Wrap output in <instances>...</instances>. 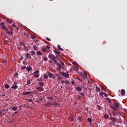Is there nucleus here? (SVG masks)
I'll list each match as a JSON object with an SVG mask.
<instances>
[{
	"instance_id": "dca6fc26",
	"label": "nucleus",
	"mask_w": 127,
	"mask_h": 127,
	"mask_svg": "<svg viewBox=\"0 0 127 127\" xmlns=\"http://www.w3.org/2000/svg\"><path fill=\"white\" fill-rule=\"evenodd\" d=\"M26 57H27V58H31V55L28 53L25 54Z\"/></svg>"
},
{
	"instance_id": "3c124183",
	"label": "nucleus",
	"mask_w": 127,
	"mask_h": 127,
	"mask_svg": "<svg viewBox=\"0 0 127 127\" xmlns=\"http://www.w3.org/2000/svg\"><path fill=\"white\" fill-rule=\"evenodd\" d=\"M83 76H84V77H86L87 76V72H84V75H83Z\"/></svg>"
},
{
	"instance_id": "b1692460",
	"label": "nucleus",
	"mask_w": 127,
	"mask_h": 127,
	"mask_svg": "<svg viewBox=\"0 0 127 127\" xmlns=\"http://www.w3.org/2000/svg\"><path fill=\"white\" fill-rule=\"evenodd\" d=\"M4 88H5L6 89H8V88H9V85H8V84H5L4 85Z\"/></svg>"
},
{
	"instance_id": "473e14b6",
	"label": "nucleus",
	"mask_w": 127,
	"mask_h": 127,
	"mask_svg": "<svg viewBox=\"0 0 127 127\" xmlns=\"http://www.w3.org/2000/svg\"><path fill=\"white\" fill-rule=\"evenodd\" d=\"M37 54L38 55H42V53H41V52H40V51H37Z\"/></svg>"
},
{
	"instance_id": "c9c22d12",
	"label": "nucleus",
	"mask_w": 127,
	"mask_h": 127,
	"mask_svg": "<svg viewBox=\"0 0 127 127\" xmlns=\"http://www.w3.org/2000/svg\"><path fill=\"white\" fill-rule=\"evenodd\" d=\"M75 71H78V70H79V67H78V66L76 65L75 66Z\"/></svg>"
},
{
	"instance_id": "6ab92c4d",
	"label": "nucleus",
	"mask_w": 127,
	"mask_h": 127,
	"mask_svg": "<svg viewBox=\"0 0 127 127\" xmlns=\"http://www.w3.org/2000/svg\"><path fill=\"white\" fill-rule=\"evenodd\" d=\"M17 88H18V86L16 85L11 86V89H14L15 90V89H17Z\"/></svg>"
},
{
	"instance_id": "6e6d98bb",
	"label": "nucleus",
	"mask_w": 127,
	"mask_h": 127,
	"mask_svg": "<svg viewBox=\"0 0 127 127\" xmlns=\"http://www.w3.org/2000/svg\"><path fill=\"white\" fill-rule=\"evenodd\" d=\"M31 54H32L33 55H35V52H34V51H31Z\"/></svg>"
},
{
	"instance_id": "cd10ccee",
	"label": "nucleus",
	"mask_w": 127,
	"mask_h": 127,
	"mask_svg": "<svg viewBox=\"0 0 127 127\" xmlns=\"http://www.w3.org/2000/svg\"><path fill=\"white\" fill-rule=\"evenodd\" d=\"M12 110H13V111H16V110H17V107L14 106L12 108Z\"/></svg>"
},
{
	"instance_id": "72a5a7b5",
	"label": "nucleus",
	"mask_w": 127,
	"mask_h": 127,
	"mask_svg": "<svg viewBox=\"0 0 127 127\" xmlns=\"http://www.w3.org/2000/svg\"><path fill=\"white\" fill-rule=\"evenodd\" d=\"M104 117L105 119H106V120H108V119H109V115H104Z\"/></svg>"
},
{
	"instance_id": "37998d69",
	"label": "nucleus",
	"mask_w": 127,
	"mask_h": 127,
	"mask_svg": "<svg viewBox=\"0 0 127 127\" xmlns=\"http://www.w3.org/2000/svg\"><path fill=\"white\" fill-rule=\"evenodd\" d=\"M18 75V73L15 72V73H14L13 76L14 77H17Z\"/></svg>"
},
{
	"instance_id": "7c9ffc66",
	"label": "nucleus",
	"mask_w": 127,
	"mask_h": 127,
	"mask_svg": "<svg viewBox=\"0 0 127 127\" xmlns=\"http://www.w3.org/2000/svg\"><path fill=\"white\" fill-rule=\"evenodd\" d=\"M37 81H38L39 82H42V81H43V79L40 78H38L37 79Z\"/></svg>"
},
{
	"instance_id": "5701e85b",
	"label": "nucleus",
	"mask_w": 127,
	"mask_h": 127,
	"mask_svg": "<svg viewBox=\"0 0 127 127\" xmlns=\"http://www.w3.org/2000/svg\"><path fill=\"white\" fill-rule=\"evenodd\" d=\"M21 70H25V69H26V66L23 65L22 66H21Z\"/></svg>"
},
{
	"instance_id": "680f3d73",
	"label": "nucleus",
	"mask_w": 127,
	"mask_h": 127,
	"mask_svg": "<svg viewBox=\"0 0 127 127\" xmlns=\"http://www.w3.org/2000/svg\"><path fill=\"white\" fill-rule=\"evenodd\" d=\"M71 84H72V85H74V84H75V81H74V80L71 81Z\"/></svg>"
},
{
	"instance_id": "423d86ee",
	"label": "nucleus",
	"mask_w": 127,
	"mask_h": 127,
	"mask_svg": "<svg viewBox=\"0 0 127 127\" xmlns=\"http://www.w3.org/2000/svg\"><path fill=\"white\" fill-rule=\"evenodd\" d=\"M37 91H40V92H43L44 91V88L41 86H38L36 88Z\"/></svg>"
},
{
	"instance_id": "39448f33",
	"label": "nucleus",
	"mask_w": 127,
	"mask_h": 127,
	"mask_svg": "<svg viewBox=\"0 0 127 127\" xmlns=\"http://www.w3.org/2000/svg\"><path fill=\"white\" fill-rule=\"evenodd\" d=\"M48 75L49 76L50 78H53V79H55L56 78V76H55V74H52V73L50 72H48Z\"/></svg>"
},
{
	"instance_id": "c85d7f7f",
	"label": "nucleus",
	"mask_w": 127,
	"mask_h": 127,
	"mask_svg": "<svg viewBox=\"0 0 127 127\" xmlns=\"http://www.w3.org/2000/svg\"><path fill=\"white\" fill-rule=\"evenodd\" d=\"M62 68H64V67L62 66L61 65H59V67H58V70H61V69H62Z\"/></svg>"
},
{
	"instance_id": "4d7b16f0",
	"label": "nucleus",
	"mask_w": 127,
	"mask_h": 127,
	"mask_svg": "<svg viewBox=\"0 0 127 127\" xmlns=\"http://www.w3.org/2000/svg\"><path fill=\"white\" fill-rule=\"evenodd\" d=\"M47 40H48V41H51V39H50V38L47 37L46 38Z\"/></svg>"
},
{
	"instance_id": "7ed1b4c3",
	"label": "nucleus",
	"mask_w": 127,
	"mask_h": 127,
	"mask_svg": "<svg viewBox=\"0 0 127 127\" xmlns=\"http://www.w3.org/2000/svg\"><path fill=\"white\" fill-rule=\"evenodd\" d=\"M61 75L64 78H69V72L67 71V73L64 72H60Z\"/></svg>"
},
{
	"instance_id": "ea45409f",
	"label": "nucleus",
	"mask_w": 127,
	"mask_h": 127,
	"mask_svg": "<svg viewBox=\"0 0 127 127\" xmlns=\"http://www.w3.org/2000/svg\"><path fill=\"white\" fill-rule=\"evenodd\" d=\"M0 25H1V26H2V27H3V26H4L5 25V24L4 22H1L0 24Z\"/></svg>"
},
{
	"instance_id": "49530a36",
	"label": "nucleus",
	"mask_w": 127,
	"mask_h": 127,
	"mask_svg": "<svg viewBox=\"0 0 127 127\" xmlns=\"http://www.w3.org/2000/svg\"><path fill=\"white\" fill-rule=\"evenodd\" d=\"M113 115H114V116H117L118 115V113H117L115 111L113 112Z\"/></svg>"
},
{
	"instance_id": "20e7f679",
	"label": "nucleus",
	"mask_w": 127,
	"mask_h": 127,
	"mask_svg": "<svg viewBox=\"0 0 127 127\" xmlns=\"http://www.w3.org/2000/svg\"><path fill=\"white\" fill-rule=\"evenodd\" d=\"M48 58L54 62L56 60V57L53 54H50L48 56Z\"/></svg>"
},
{
	"instance_id": "58836bf2",
	"label": "nucleus",
	"mask_w": 127,
	"mask_h": 127,
	"mask_svg": "<svg viewBox=\"0 0 127 127\" xmlns=\"http://www.w3.org/2000/svg\"><path fill=\"white\" fill-rule=\"evenodd\" d=\"M87 121H88V122H89L90 124H91V123H92V119H91V118H88Z\"/></svg>"
},
{
	"instance_id": "9b49d317",
	"label": "nucleus",
	"mask_w": 127,
	"mask_h": 127,
	"mask_svg": "<svg viewBox=\"0 0 127 127\" xmlns=\"http://www.w3.org/2000/svg\"><path fill=\"white\" fill-rule=\"evenodd\" d=\"M26 70L28 71V72H30V71L32 70V68L31 66H27L26 67Z\"/></svg>"
},
{
	"instance_id": "603ef678",
	"label": "nucleus",
	"mask_w": 127,
	"mask_h": 127,
	"mask_svg": "<svg viewBox=\"0 0 127 127\" xmlns=\"http://www.w3.org/2000/svg\"><path fill=\"white\" fill-rule=\"evenodd\" d=\"M54 105L55 106H58V104L56 102H55V103H52V105Z\"/></svg>"
},
{
	"instance_id": "4be33fe9",
	"label": "nucleus",
	"mask_w": 127,
	"mask_h": 127,
	"mask_svg": "<svg viewBox=\"0 0 127 127\" xmlns=\"http://www.w3.org/2000/svg\"><path fill=\"white\" fill-rule=\"evenodd\" d=\"M105 93L103 92V91H101V92L99 93V95L100 97H103V95H104Z\"/></svg>"
},
{
	"instance_id": "9d476101",
	"label": "nucleus",
	"mask_w": 127,
	"mask_h": 127,
	"mask_svg": "<svg viewBox=\"0 0 127 127\" xmlns=\"http://www.w3.org/2000/svg\"><path fill=\"white\" fill-rule=\"evenodd\" d=\"M75 90H76V91L78 92H82V88H81L80 87H76L75 88Z\"/></svg>"
},
{
	"instance_id": "bf43d9fd",
	"label": "nucleus",
	"mask_w": 127,
	"mask_h": 127,
	"mask_svg": "<svg viewBox=\"0 0 127 127\" xmlns=\"http://www.w3.org/2000/svg\"><path fill=\"white\" fill-rule=\"evenodd\" d=\"M77 120H78V121H80V122H82V119L80 118H78Z\"/></svg>"
},
{
	"instance_id": "8fccbe9b",
	"label": "nucleus",
	"mask_w": 127,
	"mask_h": 127,
	"mask_svg": "<svg viewBox=\"0 0 127 127\" xmlns=\"http://www.w3.org/2000/svg\"><path fill=\"white\" fill-rule=\"evenodd\" d=\"M7 22H8L9 23H11V22H12V21L9 19H7L6 20Z\"/></svg>"
},
{
	"instance_id": "a19ab883",
	"label": "nucleus",
	"mask_w": 127,
	"mask_h": 127,
	"mask_svg": "<svg viewBox=\"0 0 127 127\" xmlns=\"http://www.w3.org/2000/svg\"><path fill=\"white\" fill-rule=\"evenodd\" d=\"M12 27H15L16 29H18V27L16 26V25L14 24L12 25Z\"/></svg>"
},
{
	"instance_id": "2eb2a0df",
	"label": "nucleus",
	"mask_w": 127,
	"mask_h": 127,
	"mask_svg": "<svg viewBox=\"0 0 127 127\" xmlns=\"http://www.w3.org/2000/svg\"><path fill=\"white\" fill-rule=\"evenodd\" d=\"M64 83L65 84V85H70V84H71V82L69 80H65L64 81Z\"/></svg>"
},
{
	"instance_id": "4c0bfd02",
	"label": "nucleus",
	"mask_w": 127,
	"mask_h": 127,
	"mask_svg": "<svg viewBox=\"0 0 127 127\" xmlns=\"http://www.w3.org/2000/svg\"><path fill=\"white\" fill-rule=\"evenodd\" d=\"M106 100L108 101V103H109L110 104L112 103V100H111V99H109V98H106Z\"/></svg>"
},
{
	"instance_id": "e433bc0d",
	"label": "nucleus",
	"mask_w": 127,
	"mask_h": 127,
	"mask_svg": "<svg viewBox=\"0 0 127 127\" xmlns=\"http://www.w3.org/2000/svg\"><path fill=\"white\" fill-rule=\"evenodd\" d=\"M30 84H31V82H30V80L28 79L27 81V85H30Z\"/></svg>"
},
{
	"instance_id": "0eeeda50",
	"label": "nucleus",
	"mask_w": 127,
	"mask_h": 127,
	"mask_svg": "<svg viewBox=\"0 0 127 127\" xmlns=\"http://www.w3.org/2000/svg\"><path fill=\"white\" fill-rule=\"evenodd\" d=\"M13 32H12V31L10 30V31H6V33L7 34H8L9 35H10V34H11L12 36L13 35V34H12Z\"/></svg>"
},
{
	"instance_id": "f8f14e48",
	"label": "nucleus",
	"mask_w": 127,
	"mask_h": 127,
	"mask_svg": "<svg viewBox=\"0 0 127 127\" xmlns=\"http://www.w3.org/2000/svg\"><path fill=\"white\" fill-rule=\"evenodd\" d=\"M53 64H56V65H58V66H60L61 64H60V63L58 62V61H55L53 62Z\"/></svg>"
},
{
	"instance_id": "f257e3e1",
	"label": "nucleus",
	"mask_w": 127,
	"mask_h": 127,
	"mask_svg": "<svg viewBox=\"0 0 127 127\" xmlns=\"http://www.w3.org/2000/svg\"><path fill=\"white\" fill-rule=\"evenodd\" d=\"M110 107L112 110H114V111H118V109L120 108V105H119V104L117 103H114L112 105H111Z\"/></svg>"
},
{
	"instance_id": "393cba45",
	"label": "nucleus",
	"mask_w": 127,
	"mask_h": 127,
	"mask_svg": "<svg viewBox=\"0 0 127 127\" xmlns=\"http://www.w3.org/2000/svg\"><path fill=\"white\" fill-rule=\"evenodd\" d=\"M118 122L119 123V124H122V123H123V120H122V119L120 118L118 119Z\"/></svg>"
},
{
	"instance_id": "e2e57ef3",
	"label": "nucleus",
	"mask_w": 127,
	"mask_h": 127,
	"mask_svg": "<svg viewBox=\"0 0 127 127\" xmlns=\"http://www.w3.org/2000/svg\"><path fill=\"white\" fill-rule=\"evenodd\" d=\"M104 96H105V97H108V94H107V93H104Z\"/></svg>"
},
{
	"instance_id": "338daca9",
	"label": "nucleus",
	"mask_w": 127,
	"mask_h": 127,
	"mask_svg": "<svg viewBox=\"0 0 127 127\" xmlns=\"http://www.w3.org/2000/svg\"><path fill=\"white\" fill-rule=\"evenodd\" d=\"M61 83H62V84H64V83H65V81H64V80H62V81H61Z\"/></svg>"
},
{
	"instance_id": "de8ad7c7",
	"label": "nucleus",
	"mask_w": 127,
	"mask_h": 127,
	"mask_svg": "<svg viewBox=\"0 0 127 127\" xmlns=\"http://www.w3.org/2000/svg\"><path fill=\"white\" fill-rule=\"evenodd\" d=\"M39 73V70H36L34 71V74H38Z\"/></svg>"
},
{
	"instance_id": "1a4fd4ad",
	"label": "nucleus",
	"mask_w": 127,
	"mask_h": 127,
	"mask_svg": "<svg viewBox=\"0 0 127 127\" xmlns=\"http://www.w3.org/2000/svg\"><path fill=\"white\" fill-rule=\"evenodd\" d=\"M30 94H31V92H29V91L23 92V95H24V96H27V95H29Z\"/></svg>"
},
{
	"instance_id": "13d9d810",
	"label": "nucleus",
	"mask_w": 127,
	"mask_h": 127,
	"mask_svg": "<svg viewBox=\"0 0 127 127\" xmlns=\"http://www.w3.org/2000/svg\"><path fill=\"white\" fill-rule=\"evenodd\" d=\"M31 37L32 39H35V37H34V36H31Z\"/></svg>"
},
{
	"instance_id": "2f4dec72",
	"label": "nucleus",
	"mask_w": 127,
	"mask_h": 127,
	"mask_svg": "<svg viewBox=\"0 0 127 127\" xmlns=\"http://www.w3.org/2000/svg\"><path fill=\"white\" fill-rule=\"evenodd\" d=\"M47 99H48V100H53V97L51 96H49L47 97Z\"/></svg>"
},
{
	"instance_id": "f704fd0d",
	"label": "nucleus",
	"mask_w": 127,
	"mask_h": 127,
	"mask_svg": "<svg viewBox=\"0 0 127 127\" xmlns=\"http://www.w3.org/2000/svg\"><path fill=\"white\" fill-rule=\"evenodd\" d=\"M34 77H35V78H38L39 77V74H34Z\"/></svg>"
},
{
	"instance_id": "052dcab7",
	"label": "nucleus",
	"mask_w": 127,
	"mask_h": 127,
	"mask_svg": "<svg viewBox=\"0 0 127 127\" xmlns=\"http://www.w3.org/2000/svg\"><path fill=\"white\" fill-rule=\"evenodd\" d=\"M77 99H78V100H81V96H78Z\"/></svg>"
},
{
	"instance_id": "69168bd1",
	"label": "nucleus",
	"mask_w": 127,
	"mask_h": 127,
	"mask_svg": "<svg viewBox=\"0 0 127 127\" xmlns=\"http://www.w3.org/2000/svg\"><path fill=\"white\" fill-rule=\"evenodd\" d=\"M17 113H18V111H16L14 113H13V115L16 114H17Z\"/></svg>"
},
{
	"instance_id": "774afa93",
	"label": "nucleus",
	"mask_w": 127,
	"mask_h": 127,
	"mask_svg": "<svg viewBox=\"0 0 127 127\" xmlns=\"http://www.w3.org/2000/svg\"><path fill=\"white\" fill-rule=\"evenodd\" d=\"M35 43H37V42H38V40H35Z\"/></svg>"
},
{
	"instance_id": "f3484780",
	"label": "nucleus",
	"mask_w": 127,
	"mask_h": 127,
	"mask_svg": "<svg viewBox=\"0 0 127 127\" xmlns=\"http://www.w3.org/2000/svg\"><path fill=\"white\" fill-rule=\"evenodd\" d=\"M44 82H39V86H41V87H43V86H44Z\"/></svg>"
},
{
	"instance_id": "c756f323",
	"label": "nucleus",
	"mask_w": 127,
	"mask_h": 127,
	"mask_svg": "<svg viewBox=\"0 0 127 127\" xmlns=\"http://www.w3.org/2000/svg\"><path fill=\"white\" fill-rule=\"evenodd\" d=\"M42 51H43V52H46V51H47V48H43Z\"/></svg>"
},
{
	"instance_id": "f03ea898",
	"label": "nucleus",
	"mask_w": 127,
	"mask_h": 127,
	"mask_svg": "<svg viewBox=\"0 0 127 127\" xmlns=\"http://www.w3.org/2000/svg\"><path fill=\"white\" fill-rule=\"evenodd\" d=\"M109 120L111 121V126H116V123H117V119L115 117H111L109 118Z\"/></svg>"
},
{
	"instance_id": "ddd939ff",
	"label": "nucleus",
	"mask_w": 127,
	"mask_h": 127,
	"mask_svg": "<svg viewBox=\"0 0 127 127\" xmlns=\"http://www.w3.org/2000/svg\"><path fill=\"white\" fill-rule=\"evenodd\" d=\"M50 101H49V102H47L45 105V107H49L50 105H52V103H50Z\"/></svg>"
},
{
	"instance_id": "5fc2aeb1",
	"label": "nucleus",
	"mask_w": 127,
	"mask_h": 127,
	"mask_svg": "<svg viewBox=\"0 0 127 127\" xmlns=\"http://www.w3.org/2000/svg\"><path fill=\"white\" fill-rule=\"evenodd\" d=\"M23 46H24V49H25L26 50H27L28 48H27L26 46H24V45H23Z\"/></svg>"
},
{
	"instance_id": "bb28decb",
	"label": "nucleus",
	"mask_w": 127,
	"mask_h": 127,
	"mask_svg": "<svg viewBox=\"0 0 127 127\" xmlns=\"http://www.w3.org/2000/svg\"><path fill=\"white\" fill-rule=\"evenodd\" d=\"M37 93V91L36 90H33V92H31V94H32L33 95H35Z\"/></svg>"
},
{
	"instance_id": "09e8293b",
	"label": "nucleus",
	"mask_w": 127,
	"mask_h": 127,
	"mask_svg": "<svg viewBox=\"0 0 127 127\" xmlns=\"http://www.w3.org/2000/svg\"><path fill=\"white\" fill-rule=\"evenodd\" d=\"M98 111H101V110H102V107H101L100 106H99V105H98Z\"/></svg>"
},
{
	"instance_id": "a211bd4d",
	"label": "nucleus",
	"mask_w": 127,
	"mask_h": 127,
	"mask_svg": "<svg viewBox=\"0 0 127 127\" xmlns=\"http://www.w3.org/2000/svg\"><path fill=\"white\" fill-rule=\"evenodd\" d=\"M54 53H55L56 54H57L58 55H59V54H60V51H57V50H55L54 51Z\"/></svg>"
},
{
	"instance_id": "4468645a",
	"label": "nucleus",
	"mask_w": 127,
	"mask_h": 127,
	"mask_svg": "<svg viewBox=\"0 0 127 127\" xmlns=\"http://www.w3.org/2000/svg\"><path fill=\"white\" fill-rule=\"evenodd\" d=\"M58 49L59 50H60L61 51H63V49L61 48V46L60 45H58L57 46Z\"/></svg>"
},
{
	"instance_id": "a18cd8bd",
	"label": "nucleus",
	"mask_w": 127,
	"mask_h": 127,
	"mask_svg": "<svg viewBox=\"0 0 127 127\" xmlns=\"http://www.w3.org/2000/svg\"><path fill=\"white\" fill-rule=\"evenodd\" d=\"M2 112V115H4V114H5V109H3Z\"/></svg>"
},
{
	"instance_id": "412c9836",
	"label": "nucleus",
	"mask_w": 127,
	"mask_h": 127,
	"mask_svg": "<svg viewBox=\"0 0 127 127\" xmlns=\"http://www.w3.org/2000/svg\"><path fill=\"white\" fill-rule=\"evenodd\" d=\"M96 92H100L101 91V89H100V88H99V87L96 86Z\"/></svg>"
},
{
	"instance_id": "6e6552de",
	"label": "nucleus",
	"mask_w": 127,
	"mask_h": 127,
	"mask_svg": "<svg viewBox=\"0 0 127 127\" xmlns=\"http://www.w3.org/2000/svg\"><path fill=\"white\" fill-rule=\"evenodd\" d=\"M125 94L126 91H125V89H122L121 91V95H122V96H125Z\"/></svg>"
},
{
	"instance_id": "864d4df0",
	"label": "nucleus",
	"mask_w": 127,
	"mask_h": 127,
	"mask_svg": "<svg viewBox=\"0 0 127 127\" xmlns=\"http://www.w3.org/2000/svg\"><path fill=\"white\" fill-rule=\"evenodd\" d=\"M80 95H81V96H85V93L84 92H81L80 93Z\"/></svg>"
},
{
	"instance_id": "79ce46f5",
	"label": "nucleus",
	"mask_w": 127,
	"mask_h": 127,
	"mask_svg": "<svg viewBox=\"0 0 127 127\" xmlns=\"http://www.w3.org/2000/svg\"><path fill=\"white\" fill-rule=\"evenodd\" d=\"M33 48H34V50H35V51H37V49H38V48L37 47H36V46H34L33 47Z\"/></svg>"
},
{
	"instance_id": "a878e982",
	"label": "nucleus",
	"mask_w": 127,
	"mask_h": 127,
	"mask_svg": "<svg viewBox=\"0 0 127 127\" xmlns=\"http://www.w3.org/2000/svg\"><path fill=\"white\" fill-rule=\"evenodd\" d=\"M44 79H45V80H47V79H48V75H47V74H45L44 75Z\"/></svg>"
},
{
	"instance_id": "0e129e2a",
	"label": "nucleus",
	"mask_w": 127,
	"mask_h": 127,
	"mask_svg": "<svg viewBox=\"0 0 127 127\" xmlns=\"http://www.w3.org/2000/svg\"><path fill=\"white\" fill-rule=\"evenodd\" d=\"M72 64H73V65H76V63H75V62H72Z\"/></svg>"
},
{
	"instance_id": "c03bdc74",
	"label": "nucleus",
	"mask_w": 127,
	"mask_h": 127,
	"mask_svg": "<svg viewBox=\"0 0 127 127\" xmlns=\"http://www.w3.org/2000/svg\"><path fill=\"white\" fill-rule=\"evenodd\" d=\"M43 60H44V61H48V58H47V57H44Z\"/></svg>"
},
{
	"instance_id": "aec40b11",
	"label": "nucleus",
	"mask_w": 127,
	"mask_h": 127,
	"mask_svg": "<svg viewBox=\"0 0 127 127\" xmlns=\"http://www.w3.org/2000/svg\"><path fill=\"white\" fill-rule=\"evenodd\" d=\"M2 29H3L4 30H6V31L8 30V29L7 28H6L5 25L2 27Z\"/></svg>"
}]
</instances>
